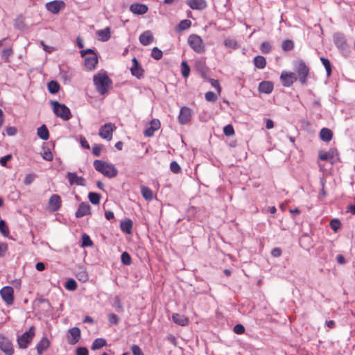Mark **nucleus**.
<instances>
[{
	"label": "nucleus",
	"mask_w": 355,
	"mask_h": 355,
	"mask_svg": "<svg viewBox=\"0 0 355 355\" xmlns=\"http://www.w3.org/2000/svg\"><path fill=\"white\" fill-rule=\"evenodd\" d=\"M188 44L189 46L197 53H203L206 51L202 38L196 34H192L188 37Z\"/></svg>",
	"instance_id": "4"
},
{
	"label": "nucleus",
	"mask_w": 355,
	"mask_h": 355,
	"mask_svg": "<svg viewBox=\"0 0 355 355\" xmlns=\"http://www.w3.org/2000/svg\"><path fill=\"white\" fill-rule=\"evenodd\" d=\"M76 277L82 282H86L88 280V274L85 268L82 266L78 267L76 272Z\"/></svg>",
	"instance_id": "26"
},
{
	"label": "nucleus",
	"mask_w": 355,
	"mask_h": 355,
	"mask_svg": "<svg viewBox=\"0 0 355 355\" xmlns=\"http://www.w3.org/2000/svg\"><path fill=\"white\" fill-rule=\"evenodd\" d=\"M181 73L184 78H187L190 74V67L186 61L181 62Z\"/></svg>",
	"instance_id": "38"
},
{
	"label": "nucleus",
	"mask_w": 355,
	"mask_h": 355,
	"mask_svg": "<svg viewBox=\"0 0 355 355\" xmlns=\"http://www.w3.org/2000/svg\"><path fill=\"white\" fill-rule=\"evenodd\" d=\"M88 198L92 204L95 205H98L100 202L101 195L97 193L90 192L89 193Z\"/></svg>",
	"instance_id": "36"
},
{
	"label": "nucleus",
	"mask_w": 355,
	"mask_h": 355,
	"mask_svg": "<svg viewBox=\"0 0 355 355\" xmlns=\"http://www.w3.org/2000/svg\"><path fill=\"white\" fill-rule=\"evenodd\" d=\"M205 98L209 102H216L217 101V95L211 91L205 93Z\"/></svg>",
	"instance_id": "48"
},
{
	"label": "nucleus",
	"mask_w": 355,
	"mask_h": 355,
	"mask_svg": "<svg viewBox=\"0 0 355 355\" xmlns=\"http://www.w3.org/2000/svg\"><path fill=\"white\" fill-rule=\"evenodd\" d=\"M192 118V110L187 107L184 106L181 107L180 114L178 116V121L182 125L188 123Z\"/></svg>",
	"instance_id": "11"
},
{
	"label": "nucleus",
	"mask_w": 355,
	"mask_h": 355,
	"mask_svg": "<svg viewBox=\"0 0 355 355\" xmlns=\"http://www.w3.org/2000/svg\"><path fill=\"white\" fill-rule=\"evenodd\" d=\"M331 229L336 232L340 227V222L338 220H333L330 223Z\"/></svg>",
	"instance_id": "62"
},
{
	"label": "nucleus",
	"mask_w": 355,
	"mask_h": 355,
	"mask_svg": "<svg viewBox=\"0 0 355 355\" xmlns=\"http://www.w3.org/2000/svg\"><path fill=\"white\" fill-rule=\"evenodd\" d=\"M224 45L225 47L231 49H236L239 46L236 40L231 37H228L225 40Z\"/></svg>",
	"instance_id": "34"
},
{
	"label": "nucleus",
	"mask_w": 355,
	"mask_h": 355,
	"mask_svg": "<svg viewBox=\"0 0 355 355\" xmlns=\"http://www.w3.org/2000/svg\"><path fill=\"white\" fill-rule=\"evenodd\" d=\"M139 42L144 46H148L153 42V36L150 31H146L139 36Z\"/></svg>",
	"instance_id": "23"
},
{
	"label": "nucleus",
	"mask_w": 355,
	"mask_h": 355,
	"mask_svg": "<svg viewBox=\"0 0 355 355\" xmlns=\"http://www.w3.org/2000/svg\"><path fill=\"white\" fill-rule=\"evenodd\" d=\"M132 65L130 67L131 74L138 79L144 76V69L138 62L137 59L135 57L132 59Z\"/></svg>",
	"instance_id": "13"
},
{
	"label": "nucleus",
	"mask_w": 355,
	"mask_h": 355,
	"mask_svg": "<svg viewBox=\"0 0 355 355\" xmlns=\"http://www.w3.org/2000/svg\"><path fill=\"white\" fill-rule=\"evenodd\" d=\"M282 254V250L279 248H275L271 251V255L273 257H279Z\"/></svg>",
	"instance_id": "63"
},
{
	"label": "nucleus",
	"mask_w": 355,
	"mask_h": 355,
	"mask_svg": "<svg viewBox=\"0 0 355 355\" xmlns=\"http://www.w3.org/2000/svg\"><path fill=\"white\" fill-rule=\"evenodd\" d=\"M121 260L123 264L129 266L131 264L132 259L130 254L127 252H123L121 255Z\"/></svg>",
	"instance_id": "45"
},
{
	"label": "nucleus",
	"mask_w": 355,
	"mask_h": 355,
	"mask_svg": "<svg viewBox=\"0 0 355 355\" xmlns=\"http://www.w3.org/2000/svg\"><path fill=\"white\" fill-rule=\"evenodd\" d=\"M71 338H68V343L70 345L76 344L80 339L81 332L78 327H73L69 330Z\"/></svg>",
	"instance_id": "18"
},
{
	"label": "nucleus",
	"mask_w": 355,
	"mask_h": 355,
	"mask_svg": "<svg viewBox=\"0 0 355 355\" xmlns=\"http://www.w3.org/2000/svg\"><path fill=\"white\" fill-rule=\"evenodd\" d=\"M35 336V328L31 327L28 331H25L21 336L17 338V344L19 348L26 349L28 345L32 341Z\"/></svg>",
	"instance_id": "5"
},
{
	"label": "nucleus",
	"mask_w": 355,
	"mask_h": 355,
	"mask_svg": "<svg viewBox=\"0 0 355 355\" xmlns=\"http://www.w3.org/2000/svg\"><path fill=\"white\" fill-rule=\"evenodd\" d=\"M233 331L236 334H242L245 332V327L241 324H237L234 327Z\"/></svg>",
	"instance_id": "54"
},
{
	"label": "nucleus",
	"mask_w": 355,
	"mask_h": 355,
	"mask_svg": "<svg viewBox=\"0 0 355 355\" xmlns=\"http://www.w3.org/2000/svg\"><path fill=\"white\" fill-rule=\"evenodd\" d=\"M186 3L192 10H202L207 6L206 0H187Z\"/></svg>",
	"instance_id": "17"
},
{
	"label": "nucleus",
	"mask_w": 355,
	"mask_h": 355,
	"mask_svg": "<svg viewBox=\"0 0 355 355\" xmlns=\"http://www.w3.org/2000/svg\"><path fill=\"white\" fill-rule=\"evenodd\" d=\"M12 158L11 155H7L4 157H2L0 159V164L3 166H6L7 164V162Z\"/></svg>",
	"instance_id": "61"
},
{
	"label": "nucleus",
	"mask_w": 355,
	"mask_h": 355,
	"mask_svg": "<svg viewBox=\"0 0 355 355\" xmlns=\"http://www.w3.org/2000/svg\"><path fill=\"white\" fill-rule=\"evenodd\" d=\"M297 77L292 72L283 71L280 76V80L284 87H291L297 80Z\"/></svg>",
	"instance_id": "12"
},
{
	"label": "nucleus",
	"mask_w": 355,
	"mask_h": 355,
	"mask_svg": "<svg viewBox=\"0 0 355 355\" xmlns=\"http://www.w3.org/2000/svg\"><path fill=\"white\" fill-rule=\"evenodd\" d=\"M47 87L51 94H57L60 88L59 83L55 80H51L48 83Z\"/></svg>",
	"instance_id": "32"
},
{
	"label": "nucleus",
	"mask_w": 355,
	"mask_h": 355,
	"mask_svg": "<svg viewBox=\"0 0 355 355\" xmlns=\"http://www.w3.org/2000/svg\"><path fill=\"white\" fill-rule=\"evenodd\" d=\"M113 306L115 310L119 313H122L124 311L121 301L118 296H115L114 298Z\"/></svg>",
	"instance_id": "39"
},
{
	"label": "nucleus",
	"mask_w": 355,
	"mask_h": 355,
	"mask_svg": "<svg viewBox=\"0 0 355 355\" xmlns=\"http://www.w3.org/2000/svg\"><path fill=\"white\" fill-rule=\"evenodd\" d=\"M6 132L8 136H14L17 133V129L15 127H7L6 128Z\"/></svg>",
	"instance_id": "60"
},
{
	"label": "nucleus",
	"mask_w": 355,
	"mask_h": 355,
	"mask_svg": "<svg viewBox=\"0 0 355 355\" xmlns=\"http://www.w3.org/2000/svg\"><path fill=\"white\" fill-rule=\"evenodd\" d=\"M82 247H91L93 245V242L89 235L83 234L82 236Z\"/></svg>",
	"instance_id": "44"
},
{
	"label": "nucleus",
	"mask_w": 355,
	"mask_h": 355,
	"mask_svg": "<svg viewBox=\"0 0 355 355\" xmlns=\"http://www.w3.org/2000/svg\"><path fill=\"white\" fill-rule=\"evenodd\" d=\"M282 48L284 51H290L294 48V43L291 40H285L282 43Z\"/></svg>",
	"instance_id": "37"
},
{
	"label": "nucleus",
	"mask_w": 355,
	"mask_h": 355,
	"mask_svg": "<svg viewBox=\"0 0 355 355\" xmlns=\"http://www.w3.org/2000/svg\"><path fill=\"white\" fill-rule=\"evenodd\" d=\"M98 64L97 55H92L85 58V66L89 70H94Z\"/></svg>",
	"instance_id": "21"
},
{
	"label": "nucleus",
	"mask_w": 355,
	"mask_h": 355,
	"mask_svg": "<svg viewBox=\"0 0 355 355\" xmlns=\"http://www.w3.org/2000/svg\"><path fill=\"white\" fill-rule=\"evenodd\" d=\"M141 191L142 196L146 200H151L153 198V191L148 187H142Z\"/></svg>",
	"instance_id": "43"
},
{
	"label": "nucleus",
	"mask_w": 355,
	"mask_h": 355,
	"mask_svg": "<svg viewBox=\"0 0 355 355\" xmlns=\"http://www.w3.org/2000/svg\"><path fill=\"white\" fill-rule=\"evenodd\" d=\"M98 35L102 37L103 41H107L110 38V29L107 27L98 31Z\"/></svg>",
	"instance_id": "41"
},
{
	"label": "nucleus",
	"mask_w": 355,
	"mask_h": 355,
	"mask_svg": "<svg viewBox=\"0 0 355 355\" xmlns=\"http://www.w3.org/2000/svg\"><path fill=\"white\" fill-rule=\"evenodd\" d=\"M295 69L301 84H306L307 76L309 73V68L306 66L304 62L300 61L295 64Z\"/></svg>",
	"instance_id": "6"
},
{
	"label": "nucleus",
	"mask_w": 355,
	"mask_h": 355,
	"mask_svg": "<svg viewBox=\"0 0 355 355\" xmlns=\"http://www.w3.org/2000/svg\"><path fill=\"white\" fill-rule=\"evenodd\" d=\"M0 294L3 300L8 305L14 302V290L12 287L6 286L0 290Z\"/></svg>",
	"instance_id": "10"
},
{
	"label": "nucleus",
	"mask_w": 355,
	"mask_h": 355,
	"mask_svg": "<svg viewBox=\"0 0 355 355\" xmlns=\"http://www.w3.org/2000/svg\"><path fill=\"white\" fill-rule=\"evenodd\" d=\"M163 53L157 47H154L151 51V57L154 59L159 60L162 58Z\"/></svg>",
	"instance_id": "46"
},
{
	"label": "nucleus",
	"mask_w": 355,
	"mask_h": 355,
	"mask_svg": "<svg viewBox=\"0 0 355 355\" xmlns=\"http://www.w3.org/2000/svg\"><path fill=\"white\" fill-rule=\"evenodd\" d=\"M67 176L71 185L76 184L83 186L85 184L84 178L78 176L76 173L68 172Z\"/></svg>",
	"instance_id": "19"
},
{
	"label": "nucleus",
	"mask_w": 355,
	"mask_h": 355,
	"mask_svg": "<svg viewBox=\"0 0 355 355\" xmlns=\"http://www.w3.org/2000/svg\"><path fill=\"white\" fill-rule=\"evenodd\" d=\"M116 130L114 124L111 123H105L99 128V136L107 141L112 139L113 132Z\"/></svg>",
	"instance_id": "8"
},
{
	"label": "nucleus",
	"mask_w": 355,
	"mask_h": 355,
	"mask_svg": "<svg viewBox=\"0 0 355 355\" xmlns=\"http://www.w3.org/2000/svg\"><path fill=\"white\" fill-rule=\"evenodd\" d=\"M172 320L175 324L181 326H186L189 322L188 318L180 313H173L172 315Z\"/></svg>",
	"instance_id": "24"
},
{
	"label": "nucleus",
	"mask_w": 355,
	"mask_h": 355,
	"mask_svg": "<svg viewBox=\"0 0 355 355\" xmlns=\"http://www.w3.org/2000/svg\"><path fill=\"white\" fill-rule=\"evenodd\" d=\"M334 42L336 46L343 53L348 51V45L344 34L336 33L334 35Z\"/></svg>",
	"instance_id": "9"
},
{
	"label": "nucleus",
	"mask_w": 355,
	"mask_h": 355,
	"mask_svg": "<svg viewBox=\"0 0 355 355\" xmlns=\"http://www.w3.org/2000/svg\"><path fill=\"white\" fill-rule=\"evenodd\" d=\"M12 53L13 52H12V49H10V48L5 49L1 52V56H2V58H3L6 60V61H7L8 60L9 57L11 56Z\"/></svg>",
	"instance_id": "55"
},
{
	"label": "nucleus",
	"mask_w": 355,
	"mask_h": 355,
	"mask_svg": "<svg viewBox=\"0 0 355 355\" xmlns=\"http://www.w3.org/2000/svg\"><path fill=\"white\" fill-rule=\"evenodd\" d=\"M253 63L257 69H263L266 66V60L262 55H257L254 58Z\"/></svg>",
	"instance_id": "29"
},
{
	"label": "nucleus",
	"mask_w": 355,
	"mask_h": 355,
	"mask_svg": "<svg viewBox=\"0 0 355 355\" xmlns=\"http://www.w3.org/2000/svg\"><path fill=\"white\" fill-rule=\"evenodd\" d=\"M148 10V6L142 3H133L130 6V10L136 15H144Z\"/></svg>",
	"instance_id": "20"
},
{
	"label": "nucleus",
	"mask_w": 355,
	"mask_h": 355,
	"mask_svg": "<svg viewBox=\"0 0 355 355\" xmlns=\"http://www.w3.org/2000/svg\"><path fill=\"white\" fill-rule=\"evenodd\" d=\"M258 89L261 93L269 94L273 90V84L270 81H262L259 83Z\"/></svg>",
	"instance_id": "22"
},
{
	"label": "nucleus",
	"mask_w": 355,
	"mask_h": 355,
	"mask_svg": "<svg viewBox=\"0 0 355 355\" xmlns=\"http://www.w3.org/2000/svg\"><path fill=\"white\" fill-rule=\"evenodd\" d=\"M150 126L154 130H157L160 128V122L157 119H153L150 123Z\"/></svg>",
	"instance_id": "59"
},
{
	"label": "nucleus",
	"mask_w": 355,
	"mask_h": 355,
	"mask_svg": "<svg viewBox=\"0 0 355 355\" xmlns=\"http://www.w3.org/2000/svg\"><path fill=\"white\" fill-rule=\"evenodd\" d=\"M132 221L130 219H126L124 221H121L120 224L121 230L125 234H130L132 229Z\"/></svg>",
	"instance_id": "28"
},
{
	"label": "nucleus",
	"mask_w": 355,
	"mask_h": 355,
	"mask_svg": "<svg viewBox=\"0 0 355 355\" xmlns=\"http://www.w3.org/2000/svg\"><path fill=\"white\" fill-rule=\"evenodd\" d=\"M170 169L171 171L175 174L180 173L181 168L179 164L176 161H173L170 164Z\"/></svg>",
	"instance_id": "49"
},
{
	"label": "nucleus",
	"mask_w": 355,
	"mask_h": 355,
	"mask_svg": "<svg viewBox=\"0 0 355 355\" xmlns=\"http://www.w3.org/2000/svg\"><path fill=\"white\" fill-rule=\"evenodd\" d=\"M272 46L270 42H263L260 45V51L265 54L270 53L272 51Z\"/></svg>",
	"instance_id": "35"
},
{
	"label": "nucleus",
	"mask_w": 355,
	"mask_h": 355,
	"mask_svg": "<svg viewBox=\"0 0 355 355\" xmlns=\"http://www.w3.org/2000/svg\"><path fill=\"white\" fill-rule=\"evenodd\" d=\"M102 150V145H94L92 147V153L94 156L98 157Z\"/></svg>",
	"instance_id": "58"
},
{
	"label": "nucleus",
	"mask_w": 355,
	"mask_h": 355,
	"mask_svg": "<svg viewBox=\"0 0 355 355\" xmlns=\"http://www.w3.org/2000/svg\"><path fill=\"white\" fill-rule=\"evenodd\" d=\"M320 60L325 68L327 76L329 77L331 73V65L330 61L327 58L323 57L320 58Z\"/></svg>",
	"instance_id": "40"
},
{
	"label": "nucleus",
	"mask_w": 355,
	"mask_h": 355,
	"mask_svg": "<svg viewBox=\"0 0 355 355\" xmlns=\"http://www.w3.org/2000/svg\"><path fill=\"white\" fill-rule=\"evenodd\" d=\"M320 137L323 141L329 142L333 137L332 131L329 128H323L320 130Z\"/></svg>",
	"instance_id": "27"
},
{
	"label": "nucleus",
	"mask_w": 355,
	"mask_h": 355,
	"mask_svg": "<svg viewBox=\"0 0 355 355\" xmlns=\"http://www.w3.org/2000/svg\"><path fill=\"white\" fill-rule=\"evenodd\" d=\"M223 132L226 136H232L234 135V130L231 124L225 125L223 128Z\"/></svg>",
	"instance_id": "50"
},
{
	"label": "nucleus",
	"mask_w": 355,
	"mask_h": 355,
	"mask_svg": "<svg viewBox=\"0 0 355 355\" xmlns=\"http://www.w3.org/2000/svg\"><path fill=\"white\" fill-rule=\"evenodd\" d=\"M53 105V111L54 114L64 121H68L71 117L69 108L64 104L60 103L58 101H51Z\"/></svg>",
	"instance_id": "3"
},
{
	"label": "nucleus",
	"mask_w": 355,
	"mask_h": 355,
	"mask_svg": "<svg viewBox=\"0 0 355 355\" xmlns=\"http://www.w3.org/2000/svg\"><path fill=\"white\" fill-rule=\"evenodd\" d=\"M93 82L96 90L101 95L107 94L112 85V79L104 70H101L96 74L94 75Z\"/></svg>",
	"instance_id": "1"
},
{
	"label": "nucleus",
	"mask_w": 355,
	"mask_h": 355,
	"mask_svg": "<svg viewBox=\"0 0 355 355\" xmlns=\"http://www.w3.org/2000/svg\"><path fill=\"white\" fill-rule=\"evenodd\" d=\"M155 131L150 126L147 128L144 132V135L146 136V137H152L154 133H155Z\"/></svg>",
	"instance_id": "64"
},
{
	"label": "nucleus",
	"mask_w": 355,
	"mask_h": 355,
	"mask_svg": "<svg viewBox=\"0 0 355 355\" xmlns=\"http://www.w3.org/2000/svg\"><path fill=\"white\" fill-rule=\"evenodd\" d=\"M108 320L111 324H117L119 322V318L114 313H110L108 315Z\"/></svg>",
	"instance_id": "53"
},
{
	"label": "nucleus",
	"mask_w": 355,
	"mask_h": 355,
	"mask_svg": "<svg viewBox=\"0 0 355 355\" xmlns=\"http://www.w3.org/2000/svg\"><path fill=\"white\" fill-rule=\"evenodd\" d=\"M42 158L46 161H52L53 156L49 149H44V152L42 154Z\"/></svg>",
	"instance_id": "52"
},
{
	"label": "nucleus",
	"mask_w": 355,
	"mask_h": 355,
	"mask_svg": "<svg viewBox=\"0 0 355 355\" xmlns=\"http://www.w3.org/2000/svg\"><path fill=\"white\" fill-rule=\"evenodd\" d=\"M36 178V175L33 173L27 174L24 178V183L26 185H30L33 183Z\"/></svg>",
	"instance_id": "51"
},
{
	"label": "nucleus",
	"mask_w": 355,
	"mask_h": 355,
	"mask_svg": "<svg viewBox=\"0 0 355 355\" xmlns=\"http://www.w3.org/2000/svg\"><path fill=\"white\" fill-rule=\"evenodd\" d=\"M133 355H144L142 350L137 345H133L131 347Z\"/></svg>",
	"instance_id": "57"
},
{
	"label": "nucleus",
	"mask_w": 355,
	"mask_h": 355,
	"mask_svg": "<svg viewBox=\"0 0 355 355\" xmlns=\"http://www.w3.org/2000/svg\"><path fill=\"white\" fill-rule=\"evenodd\" d=\"M37 133L38 137L42 140H47L49 137V132L45 125H42L38 128Z\"/></svg>",
	"instance_id": "31"
},
{
	"label": "nucleus",
	"mask_w": 355,
	"mask_h": 355,
	"mask_svg": "<svg viewBox=\"0 0 355 355\" xmlns=\"http://www.w3.org/2000/svg\"><path fill=\"white\" fill-rule=\"evenodd\" d=\"M62 204L61 198L58 194H53L49 200V206L52 211H57L60 209Z\"/></svg>",
	"instance_id": "15"
},
{
	"label": "nucleus",
	"mask_w": 355,
	"mask_h": 355,
	"mask_svg": "<svg viewBox=\"0 0 355 355\" xmlns=\"http://www.w3.org/2000/svg\"><path fill=\"white\" fill-rule=\"evenodd\" d=\"M93 165L97 171L105 177L112 178L117 175L118 171L112 164L107 163L103 160L96 159L94 161Z\"/></svg>",
	"instance_id": "2"
},
{
	"label": "nucleus",
	"mask_w": 355,
	"mask_h": 355,
	"mask_svg": "<svg viewBox=\"0 0 355 355\" xmlns=\"http://www.w3.org/2000/svg\"><path fill=\"white\" fill-rule=\"evenodd\" d=\"M191 26V21L189 19L182 20L176 27L178 32H182L190 28Z\"/></svg>",
	"instance_id": "33"
},
{
	"label": "nucleus",
	"mask_w": 355,
	"mask_h": 355,
	"mask_svg": "<svg viewBox=\"0 0 355 355\" xmlns=\"http://www.w3.org/2000/svg\"><path fill=\"white\" fill-rule=\"evenodd\" d=\"M64 287L67 290L73 291L77 288L78 284L73 279H69L66 282Z\"/></svg>",
	"instance_id": "42"
},
{
	"label": "nucleus",
	"mask_w": 355,
	"mask_h": 355,
	"mask_svg": "<svg viewBox=\"0 0 355 355\" xmlns=\"http://www.w3.org/2000/svg\"><path fill=\"white\" fill-rule=\"evenodd\" d=\"M64 6V3L62 1L55 0L46 3L45 7L50 12L53 14H58Z\"/></svg>",
	"instance_id": "14"
},
{
	"label": "nucleus",
	"mask_w": 355,
	"mask_h": 355,
	"mask_svg": "<svg viewBox=\"0 0 355 355\" xmlns=\"http://www.w3.org/2000/svg\"><path fill=\"white\" fill-rule=\"evenodd\" d=\"M76 355H89V352L85 347H77L76 350Z\"/></svg>",
	"instance_id": "56"
},
{
	"label": "nucleus",
	"mask_w": 355,
	"mask_h": 355,
	"mask_svg": "<svg viewBox=\"0 0 355 355\" xmlns=\"http://www.w3.org/2000/svg\"><path fill=\"white\" fill-rule=\"evenodd\" d=\"M0 232L4 236H8L9 234L8 227L3 220H0Z\"/></svg>",
	"instance_id": "47"
},
{
	"label": "nucleus",
	"mask_w": 355,
	"mask_h": 355,
	"mask_svg": "<svg viewBox=\"0 0 355 355\" xmlns=\"http://www.w3.org/2000/svg\"><path fill=\"white\" fill-rule=\"evenodd\" d=\"M0 350L3 352L5 355H12L15 352L14 346L11 340L0 334Z\"/></svg>",
	"instance_id": "7"
},
{
	"label": "nucleus",
	"mask_w": 355,
	"mask_h": 355,
	"mask_svg": "<svg viewBox=\"0 0 355 355\" xmlns=\"http://www.w3.org/2000/svg\"><path fill=\"white\" fill-rule=\"evenodd\" d=\"M90 210H91V207L88 204V202H81L79 205L78 208L75 213V216L77 218H80L86 215L91 214Z\"/></svg>",
	"instance_id": "16"
},
{
	"label": "nucleus",
	"mask_w": 355,
	"mask_h": 355,
	"mask_svg": "<svg viewBox=\"0 0 355 355\" xmlns=\"http://www.w3.org/2000/svg\"><path fill=\"white\" fill-rule=\"evenodd\" d=\"M106 345H107V341L105 339L102 338H98L94 340V342L91 346V349L94 350V351L97 350V349H99L102 348L103 347L105 346Z\"/></svg>",
	"instance_id": "30"
},
{
	"label": "nucleus",
	"mask_w": 355,
	"mask_h": 355,
	"mask_svg": "<svg viewBox=\"0 0 355 355\" xmlns=\"http://www.w3.org/2000/svg\"><path fill=\"white\" fill-rule=\"evenodd\" d=\"M49 340L47 338L44 337L36 345L38 355H42L43 351L49 347Z\"/></svg>",
	"instance_id": "25"
}]
</instances>
